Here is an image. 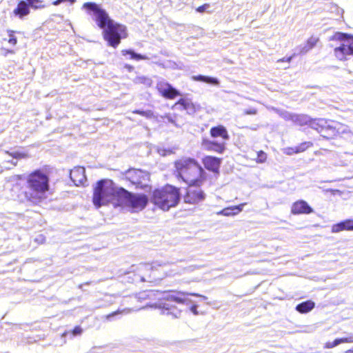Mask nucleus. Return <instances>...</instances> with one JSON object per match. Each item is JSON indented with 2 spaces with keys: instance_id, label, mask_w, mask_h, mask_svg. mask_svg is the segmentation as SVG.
Instances as JSON below:
<instances>
[{
  "instance_id": "obj_1",
  "label": "nucleus",
  "mask_w": 353,
  "mask_h": 353,
  "mask_svg": "<svg viewBox=\"0 0 353 353\" xmlns=\"http://www.w3.org/2000/svg\"><path fill=\"white\" fill-rule=\"evenodd\" d=\"M82 9L87 14L92 17L99 28L103 29V36L108 45L117 48L121 39L128 36L125 26L116 23L101 5L94 2H87L83 4Z\"/></svg>"
},
{
  "instance_id": "obj_2",
  "label": "nucleus",
  "mask_w": 353,
  "mask_h": 353,
  "mask_svg": "<svg viewBox=\"0 0 353 353\" xmlns=\"http://www.w3.org/2000/svg\"><path fill=\"white\" fill-rule=\"evenodd\" d=\"M176 174L188 185H203L205 172L194 160L183 159L175 162Z\"/></svg>"
},
{
  "instance_id": "obj_3",
  "label": "nucleus",
  "mask_w": 353,
  "mask_h": 353,
  "mask_svg": "<svg viewBox=\"0 0 353 353\" xmlns=\"http://www.w3.org/2000/svg\"><path fill=\"white\" fill-rule=\"evenodd\" d=\"M121 189L116 187L111 180L105 179L99 181L94 188L92 199L94 205L97 208L109 203L114 206L119 205Z\"/></svg>"
},
{
  "instance_id": "obj_4",
  "label": "nucleus",
  "mask_w": 353,
  "mask_h": 353,
  "mask_svg": "<svg viewBox=\"0 0 353 353\" xmlns=\"http://www.w3.org/2000/svg\"><path fill=\"white\" fill-rule=\"evenodd\" d=\"M150 199L154 205L168 211L178 204L180 200V191L179 188L168 185L154 190Z\"/></svg>"
},
{
  "instance_id": "obj_5",
  "label": "nucleus",
  "mask_w": 353,
  "mask_h": 353,
  "mask_svg": "<svg viewBox=\"0 0 353 353\" xmlns=\"http://www.w3.org/2000/svg\"><path fill=\"white\" fill-rule=\"evenodd\" d=\"M48 181V176L41 171H35L30 174L27 179L29 189L27 196L29 199L34 202L45 198L49 190Z\"/></svg>"
},
{
  "instance_id": "obj_6",
  "label": "nucleus",
  "mask_w": 353,
  "mask_h": 353,
  "mask_svg": "<svg viewBox=\"0 0 353 353\" xmlns=\"http://www.w3.org/2000/svg\"><path fill=\"white\" fill-rule=\"evenodd\" d=\"M331 39L340 41V45L334 49V54L338 60L345 61L353 56V37L336 32Z\"/></svg>"
},
{
  "instance_id": "obj_7",
  "label": "nucleus",
  "mask_w": 353,
  "mask_h": 353,
  "mask_svg": "<svg viewBox=\"0 0 353 353\" xmlns=\"http://www.w3.org/2000/svg\"><path fill=\"white\" fill-rule=\"evenodd\" d=\"M119 205H124L133 212L142 210L146 206L148 199L142 194H132L123 188L120 190Z\"/></svg>"
},
{
  "instance_id": "obj_8",
  "label": "nucleus",
  "mask_w": 353,
  "mask_h": 353,
  "mask_svg": "<svg viewBox=\"0 0 353 353\" xmlns=\"http://www.w3.org/2000/svg\"><path fill=\"white\" fill-rule=\"evenodd\" d=\"M124 175L128 180L137 188L150 189L149 185L150 174L148 172L139 169H129L125 172Z\"/></svg>"
},
{
  "instance_id": "obj_9",
  "label": "nucleus",
  "mask_w": 353,
  "mask_h": 353,
  "mask_svg": "<svg viewBox=\"0 0 353 353\" xmlns=\"http://www.w3.org/2000/svg\"><path fill=\"white\" fill-rule=\"evenodd\" d=\"M202 185H188L184 201L189 204H198L205 199L206 194L201 188Z\"/></svg>"
},
{
  "instance_id": "obj_10",
  "label": "nucleus",
  "mask_w": 353,
  "mask_h": 353,
  "mask_svg": "<svg viewBox=\"0 0 353 353\" xmlns=\"http://www.w3.org/2000/svg\"><path fill=\"white\" fill-rule=\"evenodd\" d=\"M188 295H192L201 297L203 300H206L207 297L196 293H188L182 291L172 290L165 292L162 299L168 301H174L177 303L188 304Z\"/></svg>"
},
{
  "instance_id": "obj_11",
  "label": "nucleus",
  "mask_w": 353,
  "mask_h": 353,
  "mask_svg": "<svg viewBox=\"0 0 353 353\" xmlns=\"http://www.w3.org/2000/svg\"><path fill=\"white\" fill-rule=\"evenodd\" d=\"M157 88L161 95L168 99H172L180 94L176 90L173 88L169 83L164 81L159 82Z\"/></svg>"
},
{
  "instance_id": "obj_12",
  "label": "nucleus",
  "mask_w": 353,
  "mask_h": 353,
  "mask_svg": "<svg viewBox=\"0 0 353 353\" xmlns=\"http://www.w3.org/2000/svg\"><path fill=\"white\" fill-rule=\"evenodd\" d=\"M291 212L293 214H308L313 212V209L305 201L299 200L292 205Z\"/></svg>"
},
{
  "instance_id": "obj_13",
  "label": "nucleus",
  "mask_w": 353,
  "mask_h": 353,
  "mask_svg": "<svg viewBox=\"0 0 353 353\" xmlns=\"http://www.w3.org/2000/svg\"><path fill=\"white\" fill-rule=\"evenodd\" d=\"M70 179L76 185H84L87 181L85 169L83 167H75L70 171Z\"/></svg>"
},
{
  "instance_id": "obj_14",
  "label": "nucleus",
  "mask_w": 353,
  "mask_h": 353,
  "mask_svg": "<svg viewBox=\"0 0 353 353\" xmlns=\"http://www.w3.org/2000/svg\"><path fill=\"white\" fill-rule=\"evenodd\" d=\"M30 12L28 3L24 1H20L17 7L13 10L12 14L20 19H23Z\"/></svg>"
},
{
  "instance_id": "obj_15",
  "label": "nucleus",
  "mask_w": 353,
  "mask_h": 353,
  "mask_svg": "<svg viewBox=\"0 0 353 353\" xmlns=\"http://www.w3.org/2000/svg\"><path fill=\"white\" fill-rule=\"evenodd\" d=\"M5 154L12 157V160L7 157H5L4 159L8 162H10L14 166L17 165V161L14 160L26 159L29 157L28 154L22 150H13L12 152L6 151Z\"/></svg>"
},
{
  "instance_id": "obj_16",
  "label": "nucleus",
  "mask_w": 353,
  "mask_h": 353,
  "mask_svg": "<svg viewBox=\"0 0 353 353\" xmlns=\"http://www.w3.org/2000/svg\"><path fill=\"white\" fill-rule=\"evenodd\" d=\"M344 230H353V220L347 219L334 224L332 227V232L338 233Z\"/></svg>"
},
{
  "instance_id": "obj_17",
  "label": "nucleus",
  "mask_w": 353,
  "mask_h": 353,
  "mask_svg": "<svg viewBox=\"0 0 353 353\" xmlns=\"http://www.w3.org/2000/svg\"><path fill=\"white\" fill-rule=\"evenodd\" d=\"M245 203H241L239 205H234L229 208H226L223 209L222 210L217 212L218 215H222L225 216H232L237 215L240 213L243 209Z\"/></svg>"
},
{
  "instance_id": "obj_18",
  "label": "nucleus",
  "mask_w": 353,
  "mask_h": 353,
  "mask_svg": "<svg viewBox=\"0 0 353 353\" xmlns=\"http://www.w3.org/2000/svg\"><path fill=\"white\" fill-rule=\"evenodd\" d=\"M173 108L182 109L186 110L188 114H192L195 112L194 104L189 100L182 99L176 103Z\"/></svg>"
},
{
  "instance_id": "obj_19",
  "label": "nucleus",
  "mask_w": 353,
  "mask_h": 353,
  "mask_svg": "<svg viewBox=\"0 0 353 353\" xmlns=\"http://www.w3.org/2000/svg\"><path fill=\"white\" fill-rule=\"evenodd\" d=\"M203 163L206 169L217 172L220 167V159L212 157H207L203 159Z\"/></svg>"
},
{
  "instance_id": "obj_20",
  "label": "nucleus",
  "mask_w": 353,
  "mask_h": 353,
  "mask_svg": "<svg viewBox=\"0 0 353 353\" xmlns=\"http://www.w3.org/2000/svg\"><path fill=\"white\" fill-rule=\"evenodd\" d=\"M210 134L212 137H221L224 140L229 139V135L225 127L219 125L210 130Z\"/></svg>"
},
{
  "instance_id": "obj_21",
  "label": "nucleus",
  "mask_w": 353,
  "mask_h": 353,
  "mask_svg": "<svg viewBox=\"0 0 353 353\" xmlns=\"http://www.w3.org/2000/svg\"><path fill=\"white\" fill-rule=\"evenodd\" d=\"M312 144L310 142H305L294 148H288L285 149V153L288 155H292L295 153L302 152L308 148Z\"/></svg>"
},
{
  "instance_id": "obj_22",
  "label": "nucleus",
  "mask_w": 353,
  "mask_h": 353,
  "mask_svg": "<svg viewBox=\"0 0 353 353\" xmlns=\"http://www.w3.org/2000/svg\"><path fill=\"white\" fill-rule=\"evenodd\" d=\"M205 147L208 148L210 150H214L219 153H221L225 150V143H216V142H210L205 141L204 143Z\"/></svg>"
},
{
  "instance_id": "obj_23",
  "label": "nucleus",
  "mask_w": 353,
  "mask_h": 353,
  "mask_svg": "<svg viewBox=\"0 0 353 353\" xmlns=\"http://www.w3.org/2000/svg\"><path fill=\"white\" fill-rule=\"evenodd\" d=\"M314 307V303L312 301H307L299 304L296 309L301 313H307Z\"/></svg>"
},
{
  "instance_id": "obj_24",
  "label": "nucleus",
  "mask_w": 353,
  "mask_h": 353,
  "mask_svg": "<svg viewBox=\"0 0 353 353\" xmlns=\"http://www.w3.org/2000/svg\"><path fill=\"white\" fill-rule=\"evenodd\" d=\"M192 79L194 81H203V82L210 83V84H213V85H219V83L217 79L214 78V77H207V76H202V75L194 76V77H192Z\"/></svg>"
},
{
  "instance_id": "obj_25",
  "label": "nucleus",
  "mask_w": 353,
  "mask_h": 353,
  "mask_svg": "<svg viewBox=\"0 0 353 353\" xmlns=\"http://www.w3.org/2000/svg\"><path fill=\"white\" fill-rule=\"evenodd\" d=\"M319 41V38L316 37H310L305 44V46L301 50V52H307L312 48H314Z\"/></svg>"
},
{
  "instance_id": "obj_26",
  "label": "nucleus",
  "mask_w": 353,
  "mask_h": 353,
  "mask_svg": "<svg viewBox=\"0 0 353 353\" xmlns=\"http://www.w3.org/2000/svg\"><path fill=\"white\" fill-rule=\"evenodd\" d=\"M310 117L307 115L305 114H295L294 117V123L300 125H308L310 122Z\"/></svg>"
},
{
  "instance_id": "obj_27",
  "label": "nucleus",
  "mask_w": 353,
  "mask_h": 353,
  "mask_svg": "<svg viewBox=\"0 0 353 353\" xmlns=\"http://www.w3.org/2000/svg\"><path fill=\"white\" fill-rule=\"evenodd\" d=\"M121 53L123 56L129 54L130 56V59H132L141 60V59H147L146 57L139 54H137L132 50H123L121 51Z\"/></svg>"
},
{
  "instance_id": "obj_28",
  "label": "nucleus",
  "mask_w": 353,
  "mask_h": 353,
  "mask_svg": "<svg viewBox=\"0 0 353 353\" xmlns=\"http://www.w3.org/2000/svg\"><path fill=\"white\" fill-rule=\"evenodd\" d=\"M326 121L323 119L311 120L310 119L309 124L311 128H314L316 130H319V127H323L326 124Z\"/></svg>"
},
{
  "instance_id": "obj_29",
  "label": "nucleus",
  "mask_w": 353,
  "mask_h": 353,
  "mask_svg": "<svg viewBox=\"0 0 353 353\" xmlns=\"http://www.w3.org/2000/svg\"><path fill=\"white\" fill-rule=\"evenodd\" d=\"M30 7L33 9H41L46 7L42 0H27Z\"/></svg>"
},
{
  "instance_id": "obj_30",
  "label": "nucleus",
  "mask_w": 353,
  "mask_h": 353,
  "mask_svg": "<svg viewBox=\"0 0 353 353\" xmlns=\"http://www.w3.org/2000/svg\"><path fill=\"white\" fill-rule=\"evenodd\" d=\"M334 128L336 129L339 134H345L350 132L349 128L345 125L336 123Z\"/></svg>"
},
{
  "instance_id": "obj_31",
  "label": "nucleus",
  "mask_w": 353,
  "mask_h": 353,
  "mask_svg": "<svg viewBox=\"0 0 353 353\" xmlns=\"http://www.w3.org/2000/svg\"><path fill=\"white\" fill-rule=\"evenodd\" d=\"M136 82L139 83L145 84L148 86H150L152 85V80L145 77H139L136 79Z\"/></svg>"
},
{
  "instance_id": "obj_32",
  "label": "nucleus",
  "mask_w": 353,
  "mask_h": 353,
  "mask_svg": "<svg viewBox=\"0 0 353 353\" xmlns=\"http://www.w3.org/2000/svg\"><path fill=\"white\" fill-rule=\"evenodd\" d=\"M14 32L12 30L8 31L9 39L8 40V43L12 46H15L17 43V37L14 35Z\"/></svg>"
},
{
  "instance_id": "obj_33",
  "label": "nucleus",
  "mask_w": 353,
  "mask_h": 353,
  "mask_svg": "<svg viewBox=\"0 0 353 353\" xmlns=\"http://www.w3.org/2000/svg\"><path fill=\"white\" fill-rule=\"evenodd\" d=\"M336 339L339 341V345L343 343H353V335H350L348 337H344Z\"/></svg>"
},
{
  "instance_id": "obj_34",
  "label": "nucleus",
  "mask_w": 353,
  "mask_h": 353,
  "mask_svg": "<svg viewBox=\"0 0 353 353\" xmlns=\"http://www.w3.org/2000/svg\"><path fill=\"white\" fill-rule=\"evenodd\" d=\"M134 112L137 114H139L143 117H148V118H151L152 117H153V112L151 110H147V111L137 110Z\"/></svg>"
},
{
  "instance_id": "obj_35",
  "label": "nucleus",
  "mask_w": 353,
  "mask_h": 353,
  "mask_svg": "<svg viewBox=\"0 0 353 353\" xmlns=\"http://www.w3.org/2000/svg\"><path fill=\"white\" fill-rule=\"evenodd\" d=\"M281 117L286 120H292L294 121V117L295 114L288 112H282L281 113Z\"/></svg>"
},
{
  "instance_id": "obj_36",
  "label": "nucleus",
  "mask_w": 353,
  "mask_h": 353,
  "mask_svg": "<svg viewBox=\"0 0 353 353\" xmlns=\"http://www.w3.org/2000/svg\"><path fill=\"white\" fill-rule=\"evenodd\" d=\"M339 345V341H337V339H335L334 341L332 342H327L325 343L324 345V347L325 348H327V349H331V348H333L336 346Z\"/></svg>"
},
{
  "instance_id": "obj_37",
  "label": "nucleus",
  "mask_w": 353,
  "mask_h": 353,
  "mask_svg": "<svg viewBox=\"0 0 353 353\" xmlns=\"http://www.w3.org/2000/svg\"><path fill=\"white\" fill-rule=\"evenodd\" d=\"M157 152L159 154V155L164 157L166 156L168 154L171 153V151L170 150H165L164 148H159L157 149Z\"/></svg>"
},
{
  "instance_id": "obj_38",
  "label": "nucleus",
  "mask_w": 353,
  "mask_h": 353,
  "mask_svg": "<svg viewBox=\"0 0 353 353\" xmlns=\"http://www.w3.org/2000/svg\"><path fill=\"white\" fill-rule=\"evenodd\" d=\"M130 311H131V310H130V309H125V310H122V311H119V310H118V311H117V312H113V313H112V314H110L108 315V316H106V318L108 319H110V317H112V316H114V315H116V314H120V313L128 314V313L130 312Z\"/></svg>"
},
{
  "instance_id": "obj_39",
  "label": "nucleus",
  "mask_w": 353,
  "mask_h": 353,
  "mask_svg": "<svg viewBox=\"0 0 353 353\" xmlns=\"http://www.w3.org/2000/svg\"><path fill=\"white\" fill-rule=\"evenodd\" d=\"M266 160V154L263 152L261 151L258 154V162L263 163Z\"/></svg>"
},
{
  "instance_id": "obj_40",
  "label": "nucleus",
  "mask_w": 353,
  "mask_h": 353,
  "mask_svg": "<svg viewBox=\"0 0 353 353\" xmlns=\"http://www.w3.org/2000/svg\"><path fill=\"white\" fill-rule=\"evenodd\" d=\"M197 308H198V305L196 303L192 304V305L190 306V310L194 315L199 314Z\"/></svg>"
},
{
  "instance_id": "obj_41",
  "label": "nucleus",
  "mask_w": 353,
  "mask_h": 353,
  "mask_svg": "<svg viewBox=\"0 0 353 353\" xmlns=\"http://www.w3.org/2000/svg\"><path fill=\"white\" fill-rule=\"evenodd\" d=\"M76 0H56L52 3L54 6H59L60 3L65 1H70L72 4L75 2Z\"/></svg>"
},
{
  "instance_id": "obj_42",
  "label": "nucleus",
  "mask_w": 353,
  "mask_h": 353,
  "mask_svg": "<svg viewBox=\"0 0 353 353\" xmlns=\"http://www.w3.org/2000/svg\"><path fill=\"white\" fill-rule=\"evenodd\" d=\"M257 112L256 110L254 108H251L250 110H245V113L246 114H256Z\"/></svg>"
},
{
  "instance_id": "obj_43",
  "label": "nucleus",
  "mask_w": 353,
  "mask_h": 353,
  "mask_svg": "<svg viewBox=\"0 0 353 353\" xmlns=\"http://www.w3.org/2000/svg\"><path fill=\"white\" fill-rule=\"evenodd\" d=\"M82 332V330L80 327H76L74 330H73V334L74 335H77V334H80Z\"/></svg>"
},
{
  "instance_id": "obj_44",
  "label": "nucleus",
  "mask_w": 353,
  "mask_h": 353,
  "mask_svg": "<svg viewBox=\"0 0 353 353\" xmlns=\"http://www.w3.org/2000/svg\"><path fill=\"white\" fill-rule=\"evenodd\" d=\"M159 307V308H162V309L165 310H169L170 309V307H169V305L166 304V303L160 304Z\"/></svg>"
},
{
  "instance_id": "obj_45",
  "label": "nucleus",
  "mask_w": 353,
  "mask_h": 353,
  "mask_svg": "<svg viewBox=\"0 0 353 353\" xmlns=\"http://www.w3.org/2000/svg\"><path fill=\"white\" fill-rule=\"evenodd\" d=\"M208 6V5H203L202 6H200L197 8V11L200 12H203L205 10V8Z\"/></svg>"
},
{
  "instance_id": "obj_46",
  "label": "nucleus",
  "mask_w": 353,
  "mask_h": 353,
  "mask_svg": "<svg viewBox=\"0 0 353 353\" xmlns=\"http://www.w3.org/2000/svg\"><path fill=\"white\" fill-rule=\"evenodd\" d=\"M192 304H194L190 299H188V304H185L186 305H192Z\"/></svg>"
},
{
  "instance_id": "obj_47",
  "label": "nucleus",
  "mask_w": 353,
  "mask_h": 353,
  "mask_svg": "<svg viewBox=\"0 0 353 353\" xmlns=\"http://www.w3.org/2000/svg\"><path fill=\"white\" fill-rule=\"evenodd\" d=\"M181 314V312H178L176 314H174L175 318H178Z\"/></svg>"
},
{
  "instance_id": "obj_48",
  "label": "nucleus",
  "mask_w": 353,
  "mask_h": 353,
  "mask_svg": "<svg viewBox=\"0 0 353 353\" xmlns=\"http://www.w3.org/2000/svg\"><path fill=\"white\" fill-rule=\"evenodd\" d=\"M345 353H353V350H348L345 351Z\"/></svg>"
},
{
  "instance_id": "obj_49",
  "label": "nucleus",
  "mask_w": 353,
  "mask_h": 353,
  "mask_svg": "<svg viewBox=\"0 0 353 353\" xmlns=\"http://www.w3.org/2000/svg\"><path fill=\"white\" fill-rule=\"evenodd\" d=\"M290 60H291V58H288V61H290Z\"/></svg>"
}]
</instances>
